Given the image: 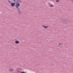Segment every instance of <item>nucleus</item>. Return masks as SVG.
Masks as SVG:
<instances>
[{"label": "nucleus", "mask_w": 73, "mask_h": 73, "mask_svg": "<svg viewBox=\"0 0 73 73\" xmlns=\"http://www.w3.org/2000/svg\"><path fill=\"white\" fill-rule=\"evenodd\" d=\"M18 2L19 3H21V0H18Z\"/></svg>", "instance_id": "9"}, {"label": "nucleus", "mask_w": 73, "mask_h": 73, "mask_svg": "<svg viewBox=\"0 0 73 73\" xmlns=\"http://www.w3.org/2000/svg\"><path fill=\"white\" fill-rule=\"evenodd\" d=\"M9 70L10 72H13V71H14V69L12 68H9Z\"/></svg>", "instance_id": "4"}, {"label": "nucleus", "mask_w": 73, "mask_h": 73, "mask_svg": "<svg viewBox=\"0 0 73 73\" xmlns=\"http://www.w3.org/2000/svg\"><path fill=\"white\" fill-rule=\"evenodd\" d=\"M15 43L16 44H19V41H18V40H16L15 42Z\"/></svg>", "instance_id": "6"}, {"label": "nucleus", "mask_w": 73, "mask_h": 73, "mask_svg": "<svg viewBox=\"0 0 73 73\" xmlns=\"http://www.w3.org/2000/svg\"><path fill=\"white\" fill-rule=\"evenodd\" d=\"M9 1V2L11 0H8ZM14 2H15V0H12Z\"/></svg>", "instance_id": "11"}, {"label": "nucleus", "mask_w": 73, "mask_h": 73, "mask_svg": "<svg viewBox=\"0 0 73 73\" xmlns=\"http://www.w3.org/2000/svg\"><path fill=\"white\" fill-rule=\"evenodd\" d=\"M20 3H16L15 5V7L19 12H20V9L19 8V7H20Z\"/></svg>", "instance_id": "1"}, {"label": "nucleus", "mask_w": 73, "mask_h": 73, "mask_svg": "<svg viewBox=\"0 0 73 73\" xmlns=\"http://www.w3.org/2000/svg\"><path fill=\"white\" fill-rule=\"evenodd\" d=\"M11 5L12 7H14L15 5V3H11Z\"/></svg>", "instance_id": "5"}, {"label": "nucleus", "mask_w": 73, "mask_h": 73, "mask_svg": "<svg viewBox=\"0 0 73 73\" xmlns=\"http://www.w3.org/2000/svg\"><path fill=\"white\" fill-rule=\"evenodd\" d=\"M49 7H54V6L52 5H49Z\"/></svg>", "instance_id": "8"}, {"label": "nucleus", "mask_w": 73, "mask_h": 73, "mask_svg": "<svg viewBox=\"0 0 73 73\" xmlns=\"http://www.w3.org/2000/svg\"><path fill=\"white\" fill-rule=\"evenodd\" d=\"M56 3H59L60 1V0H56Z\"/></svg>", "instance_id": "10"}, {"label": "nucleus", "mask_w": 73, "mask_h": 73, "mask_svg": "<svg viewBox=\"0 0 73 73\" xmlns=\"http://www.w3.org/2000/svg\"><path fill=\"white\" fill-rule=\"evenodd\" d=\"M21 73H25V72H21Z\"/></svg>", "instance_id": "12"}, {"label": "nucleus", "mask_w": 73, "mask_h": 73, "mask_svg": "<svg viewBox=\"0 0 73 73\" xmlns=\"http://www.w3.org/2000/svg\"><path fill=\"white\" fill-rule=\"evenodd\" d=\"M58 46H60V47H61L62 46V44L61 43H59L58 44Z\"/></svg>", "instance_id": "7"}, {"label": "nucleus", "mask_w": 73, "mask_h": 73, "mask_svg": "<svg viewBox=\"0 0 73 73\" xmlns=\"http://www.w3.org/2000/svg\"><path fill=\"white\" fill-rule=\"evenodd\" d=\"M64 24H66L68 23V20L67 19H64L63 22Z\"/></svg>", "instance_id": "3"}, {"label": "nucleus", "mask_w": 73, "mask_h": 73, "mask_svg": "<svg viewBox=\"0 0 73 73\" xmlns=\"http://www.w3.org/2000/svg\"><path fill=\"white\" fill-rule=\"evenodd\" d=\"M42 27H43L44 28V29H46V28H48V27H48V26H45L44 25H42Z\"/></svg>", "instance_id": "2"}, {"label": "nucleus", "mask_w": 73, "mask_h": 73, "mask_svg": "<svg viewBox=\"0 0 73 73\" xmlns=\"http://www.w3.org/2000/svg\"><path fill=\"white\" fill-rule=\"evenodd\" d=\"M70 0V1H71V2H72V3H73V0Z\"/></svg>", "instance_id": "13"}]
</instances>
